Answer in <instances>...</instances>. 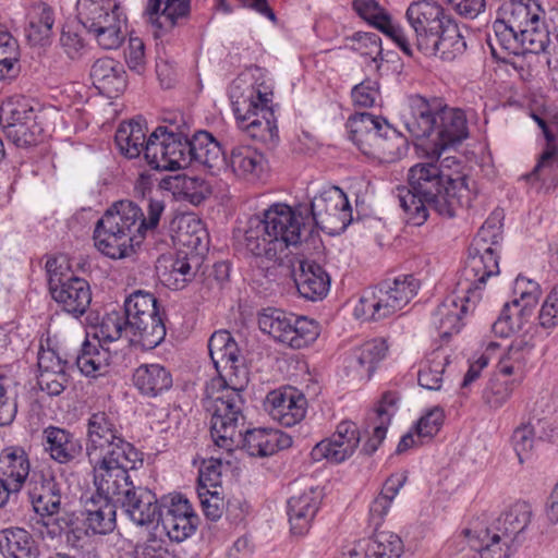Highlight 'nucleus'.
I'll return each mask as SVG.
<instances>
[{"mask_svg":"<svg viewBox=\"0 0 558 558\" xmlns=\"http://www.w3.org/2000/svg\"><path fill=\"white\" fill-rule=\"evenodd\" d=\"M400 207L408 223L423 225L433 209L444 218H453L458 210L470 207L475 197L470 180L453 177L434 162L417 163L409 170V185L398 187Z\"/></svg>","mask_w":558,"mask_h":558,"instance_id":"f257e3e1","label":"nucleus"},{"mask_svg":"<svg viewBox=\"0 0 558 558\" xmlns=\"http://www.w3.org/2000/svg\"><path fill=\"white\" fill-rule=\"evenodd\" d=\"M166 326L160 314L135 320L129 325V339L144 350L159 345L166 337Z\"/></svg>","mask_w":558,"mask_h":558,"instance_id":"a19ab883","label":"nucleus"},{"mask_svg":"<svg viewBox=\"0 0 558 558\" xmlns=\"http://www.w3.org/2000/svg\"><path fill=\"white\" fill-rule=\"evenodd\" d=\"M227 169L244 181L256 182L268 170V162L264 154L250 145H238L231 148L228 155Z\"/></svg>","mask_w":558,"mask_h":558,"instance_id":"c756f323","label":"nucleus"},{"mask_svg":"<svg viewBox=\"0 0 558 558\" xmlns=\"http://www.w3.org/2000/svg\"><path fill=\"white\" fill-rule=\"evenodd\" d=\"M245 422L238 427L241 436L236 438L235 444L230 449L242 444V449L251 457L265 458L270 457L282 449H287L292 445V438L274 428H254L243 432L242 427Z\"/></svg>","mask_w":558,"mask_h":558,"instance_id":"5701e85b","label":"nucleus"},{"mask_svg":"<svg viewBox=\"0 0 558 558\" xmlns=\"http://www.w3.org/2000/svg\"><path fill=\"white\" fill-rule=\"evenodd\" d=\"M43 446L45 452L60 464L74 461L83 449L81 440L72 432L53 425L44 428Z\"/></svg>","mask_w":558,"mask_h":558,"instance_id":"2f4dec72","label":"nucleus"},{"mask_svg":"<svg viewBox=\"0 0 558 558\" xmlns=\"http://www.w3.org/2000/svg\"><path fill=\"white\" fill-rule=\"evenodd\" d=\"M76 12L80 23L101 48L110 50L121 46L126 16L117 0H77Z\"/></svg>","mask_w":558,"mask_h":558,"instance_id":"9d476101","label":"nucleus"},{"mask_svg":"<svg viewBox=\"0 0 558 558\" xmlns=\"http://www.w3.org/2000/svg\"><path fill=\"white\" fill-rule=\"evenodd\" d=\"M442 100L437 97L425 98L421 95L408 97L407 106L401 112V121L414 138L433 135L441 112Z\"/></svg>","mask_w":558,"mask_h":558,"instance_id":"aec40b11","label":"nucleus"},{"mask_svg":"<svg viewBox=\"0 0 558 558\" xmlns=\"http://www.w3.org/2000/svg\"><path fill=\"white\" fill-rule=\"evenodd\" d=\"M420 281L413 275H403L365 289L354 314L365 320L378 322L401 311L417 293Z\"/></svg>","mask_w":558,"mask_h":558,"instance_id":"1a4fd4ad","label":"nucleus"},{"mask_svg":"<svg viewBox=\"0 0 558 558\" xmlns=\"http://www.w3.org/2000/svg\"><path fill=\"white\" fill-rule=\"evenodd\" d=\"M322 499V490L317 487H310L288 499L287 512L294 535L303 536L310 531Z\"/></svg>","mask_w":558,"mask_h":558,"instance_id":"c85d7f7f","label":"nucleus"},{"mask_svg":"<svg viewBox=\"0 0 558 558\" xmlns=\"http://www.w3.org/2000/svg\"><path fill=\"white\" fill-rule=\"evenodd\" d=\"M198 521L197 515L184 518L171 517L161 519V525L167 536L172 542L181 543L195 533Z\"/></svg>","mask_w":558,"mask_h":558,"instance_id":"680f3d73","label":"nucleus"},{"mask_svg":"<svg viewBox=\"0 0 558 558\" xmlns=\"http://www.w3.org/2000/svg\"><path fill=\"white\" fill-rule=\"evenodd\" d=\"M487 243L486 229L483 227L469 247V256L460 272L458 289L464 295L447 296L433 314V324L439 336L449 338L463 327L462 316L473 310L482 298L486 280L499 274L498 255Z\"/></svg>","mask_w":558,"mask_h":558,"instance_id":"f03ea898","label":"nucleus"},{"mask_svg":"<svg viewBox=\"0 0 558 558\" xmlns=\"http://www.w3.org/2000/svg\"><path fill=\"white\" fill-rule=\"evenodd\" d=\"M539 7L535 3L529 4L523 1L512 0L504 3L498 11V15L509 24L511 29L520 34L523 28L537 23L539 16Z\"/></svg>","mask_w":558,"mask_h":558,"instance_id":"49530a36","label":"nucleus"},{"mask_svg":"<svg viewBox=\"0 0 558 558\" xmlns=\"http://www.w3.org/2000/svg\"><path fill=\"white\" fill-rule=\"evenodd\" d=\"M372 143L365 147L364 155L383 163L399 160L407 150V140L388 121L381 123L380 131L372 135Z\"/></svg>","mask_w":558,"mask_h":558,"instance_id":"473e14b6","label":"nucleus"},{"mask_svg":"<svg viewBox=\"0 0 558 558\" xmlns=\"http://www.w3.org/2000/svg\"><path fill=\"white\" fill-rule=\"evenodd\" d=\"M160 506V515L159 519L163 518H184V517H192L197 515L192 505L190 504L189 499L185 498L181 494H170L168 496H165L162 498Z\"/></svg>","mask_w":558,"mask_h":558,"instance_id":"338daca9","label":"nucleus"},{"mask_svg":"<svg viewBox=\"0 0 558 558\" xmlns=\"http://www.w3.org/2000/svg\"><path fill=\"white\" fill-rule=\"evenodd\" d=\"M46 271L51 298L74 318L83 316L92 302L89 283L73 275L63 256L49 258Z\"/></svg>","mask_w":558,"mask_h":558,"instance_id":"9b49d317","label":"nucleus"},{"mask_svg":"<svg viewBox=\"0 0 558 558\" xmlns=\"http://www.w3.org/2000/svg\"><path fill=\"white\" fill-rule=\"evenodd\" d=\"M534 344L525 338H515L508 348L507 353L498 363V372L504 376H510L522 373L523 366L527 362Z\"/></svg>","mask_w":558,"mask_h":558,"instance_id":"864d4df0","label":"nucleus"},{"mask_svg":"<svg viewBox=\"0 0 558 558\" xmlns=\"http://www.w3.org/2000/svg\"><path fill=\"white\" fill-rule=\"evenodd\" d=\"M405 473L391 474L383 485L381 492L369 506V515L373 524L377 527L383 523L388 513L395 497L407 482Z\"/></svg>","mask_w":558,"mask_h":558,"instance_id":"a18cd8bd","label":"nucleus"},{"mask_svg":"<svg viewBox=\"0 0 558 558\" xmlns=\"http://www.w3.org/2000/svg\"><path fill=\"white\" fill-rule=\"evenodd\" d=\"M31 472L28 453L21 446L5 447L0 451V507L11 494L19 493Z\"/></svg>","mask_w":558,"mask_h":558,"instance_id":"6ab92c4d","label":"nucleus"},{"mask_svg":"<svg viewBox=\"0 0 558 558\" xmlns=\"http://www.w3.org/2000/svg\"><path fill=\"white\" fill-rule=\"evenodd\" d=\"M532 518L531 506L517 501L492 524L481 530H464L469 544L476 553L464 558H508L524 539L523 533Z\"/></svg>","mask_w":558,"mask_h":558,"instance_id":"0eeeda50","label":"nucleus"},{"mask_svg":"<svg viewBox=\"0 0 558 558\" xmlns=\"http://www.w3.org/2000/svg\"><path fill=\"white\" fill-rule=\"evenodd\" d=\"M532 410V414L526 423H522L512 434L513 449L522 463L529 459L538 440L550 439L551 435L547 432L549 422L546 416H539Z\"/></svg>","mask_w":558,"mask_h":558,"instance_id":"72a5a7b5","label":"nucleus"},{"mask_svg":"<svg viewBox=\"0 0 558 558\" xmlns=\"http://www.w3.org/2000/svg\"><path fill=\"white\" fill-rule=\"evenodd\" d=\"M265 408L274 421L291 427L305 417L307 400L303 393L294 389L274 390L267 395Z\"/></svg>","mask_w":558,"mask_h":558,"instance_id":"a878e982","label":"nucleus"},{"mask_svg":"<svg viewBox=\"0 0 558 558\" xmlns=\"http://www.w3.org/2000/svg\"><path fill=\"white\" fill-rule=\"evenodd\" d=\"M118 504L112 496L101 493L96 487V493L85 502L83 523L87 535H106L117 526Z\"/></svg>","mask_w":558,"mask_h":558,"instance_id":"393cba45","label":"nucleus"},{"mask_svg":"<svg viewBox=\"0 0 558 558\" xmlns=\"http://www.w3.org/2000/svg\"><path fill=\"white\" fill-rule=\"evenodd\" d=\"M519 40L522 49L527 52H544L550 43L549 32L538 16L537 23L535 22L520 32Z\"/></svg>","mask_w":558,"mask_h":558,"instance_id":"bf43d9fd","label":"nucleus"},{"mask_svg":"<svg viewBox=\"0 0 558 558\" xmlns=\"http://www.w3.org/2000/svg\"><path fill=\"white\" fill-rule=\"evenodd\" d=\"M185 135L172 128L157 126L147 137L144 157L151 169L175 171L186 168L183 153Z\"/></svg>","mask_w":558,"mask_h":558,"instance_id":"2eb2a0df","label":"nucleus"},{"mask_svg":"<svg viewBox=\"0 0 558 558\" xmlns=\"http://www.w3.org/2000/svg\"><path fill=\"white\" fill-rule=\"evenodd\" d=\"M534 305L519 300L506 303L492 326L493 332L499 337H508L512 332L522 330L531 322Z\"/></svg>","mask_w":558,"mask_h":558,"instance_id":"4c0bfd02","label":"nucleus"},{"mask_svg":"<svg viewBox=\"0 0 558 558\" xmlns=\"http://www.w3.org/2000/svg\"><path fill=\"white\" fill-rule=\"evenodd\" d=\"M0 124L8 141L17 147H29L40 142L43 128L31 101L24 97L9 99L0 108Z\"/></svg>","mask_w":558,"mask_h":558,"instance_id":"4468645a","label":"nucleus"},{"mask_svg":"<svg viewBox=\"0 0 558 558\" xmlns=\"http://www.w3.org/2000/svg\"><path fill=\"white\" fill-rule=\"evenodd\" d=\"M0 550L8 558H36L38 551L32 535L22 527L1 531Z\"/></svg>","mask_w":558,"mask_h":558,"instance_id":"79ce46f5","label":"nucleus"},{"mask_svg":"<svg viewBox=\"0 0 558 558\" xmlns=\"http://www.w3.org/2000/svg\"><path fill=\"white\" fill-rule=\"evenodd\" d=\"M239 245L245 250L247 255L262 263L281 265L286 257L280 248V243L272 239L259 216L248 219L247 228L239 240Z\"/></svg>","mask_w":558,"mask_h":558,"instance_id":"4be33fe9","label":"nucleus"},{"mask_svg":"<svg viewBox=\"0 0 558 558\" xmlns=\"http://www.w3.org/2000/svg\"><path fill=\"white\" fill-rule=\"evenodd\" d=\"M140 468H122L94 481L101 493L113 497L122 513L137 526H149L160 515V506L156 494L147 487L136 486L130 471Z\"/></svg>","mask_w":558,"mask_h":558,"instance_id":"6e6552de","label":"nucleus"},{"mask_svg":"<svg viewBox=\"0 0 558 558\" xmlns=\"http://www.w3.org/2000/svg\"><path fill=\"white\" fill-rule=\"evenodd\" d=\"M123 314L129 325L135 320L157 315L159 314L158 301L154 294L136 290L125 298Z\"/></svg>","mask_w":558,"mask_h":558,"instance_id":"603ef678","label":"nucleus"},{"mask_svg":"<svg viewBox=\"0 0 558 558\" xmlns=\"http://www.w3.org/2000/svg\"><path fill=\"white\" fill-rule=\"evenodd\" d=\"M183 146L186 168L197 162L211 173H216L221 167H227L228 156L223 154L220 144L206 131L198 132L192 140L185 135Z\"/></svg>","mask_w":558,"mask_h":558,"instance_id":"bb28decb","label":"nucleus"},{"mask_svg":"<svg viewBox=\"0 0 558 558\" xmlns=\"http://www.w3.org/2000/svg\"><path fill=\"white\" fill-rule=\"evenodd\" d=\"M165 208L163 201L149 198L144 215L143 209L131 201L116 202L96 223V248L113 259L132 255L144 238L155 232Z\"/></svg>","mask_w":558,"mask_h":558,"instance_id":"7ed1b4c3","label":"nucleus"},{"mask_svg":"<svg viewBox=\"0 0 558 558\" xmlns=\"http://www.w3.org/2000/svg\"><path fill=\"white\" fill-rule=\"evenodd\" d=\"M198 258L189 256L185 252H178L171 259L169 267L159 274L161 282L172 290H181L191 282L197 272Z\"/></svg>","mask_w":558,"mask_h":558,"instance_id":"ea45409f","label":"nucleus"},{"mask_svg":"<svg viewBox=\"0 0 558 558\" xmlns=\"http://www.w3.org/2000/svg\"><path fill=\"white\" fill-rule=\"evenodd\" d=\"M355 450L352 449V444L340 442L332 434L330 437L323 439L314 446L311 451V457L314 461H322L324 459L331 463H341L349 459Z\"/></svg>","mask_w":558,"mask_h":558,"instance_id":"13d9d810","label":"nucleus"},{"mask_svg":"<svg viewBox=\"0 0 558 558\" xmlns=\"http://www.w3.org/2000/svg\"><path fill=\"white\" fill-rule=\"evenodd\" d=\"M359 547L364 558H400L404 549L400 536L388 531L375 533L365 547Z\"/></svg>","mask_w":558,"mask_h":558,"instance_id":"de8ad7c7","label":"nucleus"},{"mask_svg":"<svg viewBox=\"0 0 558 558\" xmlns=\"http://www.w3.org/2000/svg\"><path fill=\"white\" fill-rule=\"evenodd\" d=\"M98 336L104 341H116L123 335L129 338V323L123 313L112 311L106 314L99 325Z\"/></svg>","mask_w":558,"mask_h":558,"instance_id":"0e129e2a","label":"nucleus"},{"mask_svg":"<svg viewBox=\"0 0 558 558\" xmlns=\"http://www.w3.org/2000/svg\"><path fill=\"white\" fill-rule=\"evenodd\" d=\"M271 94L250 86L246 93L233 100L236 119L248 135L262 143L275 145L279 141Z\"/></svg>","mask_w":558,"mask_h":558,"instance_id":"f8f14e48","label":"nucleus"},{"mask_svg":"<svg viewBox=\"0 0 558 558\" xmlns=\"http://www.w3.org/2000/svg\"><path fill=\"white\" fill-rule=\"evenodd\" d=\"M514 387V380L490 378L482 390L483 404L490 411L501 409L510 400Z\"/></svg>","mask_w":558,"mask_h":558,"instance_id":"4d7b16f0","label":"nucleus"},{"mask_svg":"<svg viewBox=\"0 0 558 558\" xmlns=\"http://www.w3.org/2000/svg\"><path fill=\"white\" fill-rule=\"evenodd\" d=\"M25 36L33 46H45L49 43L54 24L53 10L46 3L33 4L27 12Z\"/></svg>","mask_w":558,"mask_h":558,"instance_id":"58836bf2","label":"nucleus"},{"mask_svg":"<svg viewBox=\"0 0 558 558\" xmlns=\"http://www.w3.org/2000/svg\"><path fill=\"white\" fill-rule=\"evenodd\" d=\"M308 226L326 230L337 223L347 226L351 220V206L347 195L339 187L331 186L315 195L310 203L300 204Z\"/></svg>","mask_w":558,"mask_h":558,"instance_id":"f3484780","label":"nucleus"},{"mask_svg":"<svg viewBox=\"0 0 558 558\" xmlns=\"http://www.w3.org/2000/svg\"><path fill=\"white\" fill-rule=\"evenodd\" d=\"M132 381L142 396L155 398L172 387V375L158 363L142 364L134 369Z\"/></svg>","mask_w":558,"mask_h":558,"instance_id":"c9c22d12","label":"nucleus"},{"mask_svg":"<svg viewBox=\"0 0 558 558\" xmlns=\"http://www.w3.org/2000/svg\"><path fill=\"white\" fill-rule=\"evenodd\" d=\"M386 119L377 117L368 112H360L349 117L345 128L349 133V138L357 146L364 154L365 147L372 143V135H376L380 131L381 123Z\"/></svg>","mask_w":558,"mask_h":558,"instance_id":"37998d69","label":"nucleus"},{"mask_svg":"<svg viewBox=\"0 0 558 558\" xmlns=\"http://www.w3.org/2000/svg\"><path fill=\"white\" fill-rule=\"evenodd\" d=\"M29 499L35 513L39 517L37 523L47 529L51 537L61 535L68 526L65 518H59L61 507L60 486L53 476L40 474V480L35 481L29 490Z\"/></svg>","mask_w":558,"mask_h":558,"instance_id":"a211bd4d","label":"nucleus"},{"mask_svg":"<svg viewBox=\"0 0 558 558\" xmlns=\"http://www.w3.org/2000/svg\"><path fill=\"white\" fill-rule=\"evenodd\" d=\"M16 413V396L10 389L9 378L0 375V426L11 425Z\"/></svg>","mask_w":558,"mask_h":558,"instance_id":"69168bd1","label":"nucleus"},{"mask_svg":"<svg viewBox=\"0 0 558 558\" xmlns=\"http://www.w3.org/2000/svg\"><path fill=\"white\" fill-rule=\"evenodd\" d=\"M435 125L434 145L438 154L446 148L461 143L468 137V123L462 110L448 107L442 102L441 112Z\"/></svg>","mask_w":558,"mask_h":558,"instance_id":"7c9ffc66","label":"nucleus"},{"mask_svg":"<svg viewBox=\"0 0 558 558\" xmlns=\"http://www.w3.org/2000/svg\"><path fill=\"white\" fill-rule=\"evenodd\" d=\"M527 178H535L547 186L558 185V150L555 146L546 148Z\"/></svg>","mask_w":558,"mask_h":558,"instance_id":"052dcab7","label":"nucleus"},{"mask_svg":"<svg viewBox=\"0 0 558 558\" xmlns=\"http://www.w3.org/2000/svg\"><path fill=\"white\" fill-rule=\"evenodd\" d=\"M387 352L388 344L384 338L367 340L347 353L343 359V371L352 380H368Z\"/></svg>","mask_w":558,"mask_h":558,"instance_id":"412c9836","label":"nucleus"},{"mask_svg":"<svg viewBox=\"0 0 558 558\" xmlns=\"http://www.w3.org/2000/svg\"><path fill=\"white\" fill-rule=\"evenodd\" d=\"M258 326L275 341L295 350L308 347L320 333L316 320L274 307L264 308L259 313Z\"/></svg>","mask_w":558,"mask_h":558,"instance_id":"ddd939ff","label":"nucleus"},{"mask_svg":"<svg viewBox=\"0 0 558 558\" xmlns=\"http://www.w3.org/2000/svg\"><path fill=\"white\" fill-rule=\"evenodd\" d=\"M19 59L17 40L0 25V80L12 78L19 73Z\"/></svg>","mask_w":558,"mask_h":558,"instance_id":"5fc2aeb1","label":"nucleus"},{"mask_svg":"<svg viewBox=\"0 0 558 558\" xmlns=\"http://www.w3.org/2000/svg\"><path fill=\"white\" fill-rule=\"evenodd\" d=\"M405 19L414 33V44L427 57L451 61L464 53L466 41L452 14L436 0H414Z\"/></svg>","mask_w":558,"mask_h":558,"instance_id":"20e7f679","label":"nucleus"},{"mask_svg":"<svg viewBox=\"0 0 558 558\" xmlns=\"http://www.w3.org/2000/svg\"><path fill=\"white\" fill-rule=\"evenodd\" d=\"M114 141L123 156L137 158L144 151L147 141L145 128L141 121L123 122L116 132Z\"/></svg>","mask_w":558,"mask_h":558,"instance_id":"c03bdc74","label":"nucleus"},{"mask_svg":"<svg viewBox=\"0 0 558 558\" xmlns=\"http://www.w3.org/2000/svg\"><path fill=\"white\" fill-rule=\"evenodd\" d=\"M352 5L361 19L391 38L404 54L413 56L412 43L404 29L393 23L388 11L376 0H354Z\"/></svg>","mask_w":558,"mask_h":558,"instance_id":"b1692460","label":"nucleus"},{"mask_svg":"<svg viewBox=\"0 0 558 558\" xmlns=\"http://www.w3.org/2000/svg\"><path fill=\"white\" fill-rule=\"evenodd\" d=\"M386 404H393L388 393L383 397L380 404L371 413L368 417L373 427V433L363 446V451L366 454L374 453L386 438L387 429L390 425L392 416V413L389 412V410L386 408Z\"/></svg>","mask_w":558,"mask_h":558,"instance_id":"3c124183","label":"nucleus"},{"mask_svg":"<svg viewBox=\"0 0 558 558\" xmlns=\"http://www.w3.org/2000/svg\"><path fill=\"white\" fill-rule=\"evenodd\" d=\"M493 31L494 35L488 34V44L493 53H495L494 43L511 53H518V45L520 44L519 33L514 29L512 31L509 24L505 23L504 19L499 15L493 24Z\"/></svg>","mask_w":558,"mask_h":558,"instance_id":"e2e57ef3","label":"nucleus"},{"mask_svg":"<svg viewBox=\"0 0 558 558\" xmlns=\"http://www.w3.org/2000/svg\"><path fill=\"white\" fill-rule=\"evenodd\" d=\"M448 363L449 356L444 351L436 350L429 353L420 364L417 372L418 385L427 390H439Z\"/></svg>","mask_w":558,"mask_h":558,"instance_id":"09e8293b","label":"nucleus"},{"mask_svg":"<svg viewBox=\"0 0 558 558\" xmlns=\"http://www.w3.org/2000/svg\"><path fill=\"white\" fill-rule=\"evenodd\" d=\"M109 359L110 352L107 349L85 341L75 363L83 375L97 377L107 372Z\"/></svg>","mask_w":558,"mask_h":558,"instance_id":"8fccbe9b","label":"nucleus"},{"mask_svg":"<svg viewBox=\"0 0 558 558\" xmlns=\"http://www.w3.org/2000/svg\"><path fill=\"white\" fill-rule=\"evenodd\" d=\"M538 323L545 329L558 326V283L546 295L538 312Z\"/></svg>","mask_w":558,"mask_h":558,"instance_id":"774afa93","label":"nucleus"},{"mask_svg":"<svg viewBox=\"0 0 558 558\" xmlns=\"http://www.w3.org/2000/svg\"><path fill=\"white\" fill-rule=\"evenodd\" d=\"M260 218L272 239L280 243L286 257L288 248L299 245L304 235L311 231L304 214L301 213L300 204L294 208L287 204H274L263 213Z\"/></svg>","mask_w":558,"mask_h":558,"instance_id":"dca6fc26","label":"nucleus"},{"mask_svg":"<svg viewBox=\"0 0 558 558\" xmlns=\"http://www.w3.org/2000/svg\"><path fill=\"white\" fill-rule=\"evenodd\" d=\"M223 389L213 401L210 436L216 447L230 449L241 436L238 427L245 421L243 414L244 398L250 376L244 357L239 353L236 361H226L217 371Z\"/></svg>","mask_w":558,"mask_h":558,"instance_id":"423d86ee","label":"nucleus"},{"mask_svg":"<svg viewBox=\"0 0 558 558\" xmlns=\"http://www.w3.org/2000/svg\"><path fill=\"white\" fill-rule=\"evenodd\" d=\"M299 294L312 302L322 301L329 292L331 278L327 270L313 259H301L293 270Z\"/></svg>","mask_w":558,"mask_h":558,"instance_id":"cd10ccee","label":"nucleus"},{"mask_svg":"<svg viewBox=\"0 0 558 558\" xmlns=\"http://www.w3.org/2000/svg\"><path fill=\"white\" fill-rule=\"evenodd\" d=\"M86 454L93 466L94 481L122 468H142L143 453L122 434L118 413L98 410L87 418Z\"/></svg>","mask_w":558,"mask_h":558,"instance_id":"39448f33","label":"nucleus"},{"mask_svg":"<svg viewBox=\"0 0 558 558\" xmlns=\"http://www.w3.org/2000/svg\"><path fill=\"white\" fill-rule=\"evenodd\" d=\"M90 77L95 87L109 96L122 93L126 87L124 68L112 58L95 61L90 69Z\"/></svg>","mask_w":558,"mask_h":558,"instance_id":"e433bc0d","label":"nucleus"},{"mask_svg":"<svg viewBox=\"0 0 558 558\" xmlns=\"http://www.w3.org/2000/svg\"><path fill=\"white\" fill-rule=\"evenodd\" d=\"M208 350L216 371H219V365L226 361H236V354L240 353L238 343L227 330H218L211 335Z\"/></svg>","mask_w":558,"mask_h":558,"instance_id":"6e6d98bb","label":"nucleus"},{"mask_svg":"<svg viewBox=\"0 0 558 558\" xmlns=\"http://www.w3.org/2000/svg\"><path fill=\"white\" fill-rule=\"evenodd\" d=\"M190 12L191 0H148L145 11L148 22L161 32L180 25Z\"/></svg>","mask_w":558,"mask_h":558,"instance_id":"f704fd0d","label":"nucleus"}]
</instances>
